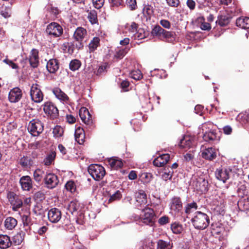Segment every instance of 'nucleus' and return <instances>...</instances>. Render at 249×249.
<instances>
[{"mask_svg": "<svg viewBox=\"0 0 249 249\" xmlns=\"http://www.w3.org/2000/svg\"><path fill=\"white\" fill-rule=\"evenodd\" d=\"M192 223L196 229L203 230L209 224V219L208 215L201 212H196L191 219Z\"/></svg>", "mask_w": 249, "mask_h": 249, "instance_id": "nucleus-1", "label": "nucleus"}, {"mask_svg": "<svg viewBox=\"0 0 249 249\" xmlns=\"http://www.w3.org/2000/svg\"><path fill=\"white\" fill-rule=\"evenodd\" d=\"M88 172L95 180H100L105 176L106 172L104 168L99 164H93L89 166Z\"/></svg>", "mask_w": 249, "mask_h": 249, "instance_id": "nucleus-2", "label": "nucleus"}, {"mask_svg": "<svg viewBox=\"0 0 249 249\" xmlns=\"http://www.w3.org/2000/svg\"><path fill=\"white\" fill-rule=\"evenodd\" d=\"M155 216V214L153 209L145 207L142 210L140 219L143 223L152 226L154 223Z\"/></svg>", "mask_w": 249, "mask_h": 249, "instance_id": "nucleus-3", "label": "nucleus"}, {"mask_svg": "<svg viewBox=\"0 0 249 249\" xmlns=\"http://www.w3.org/2000/svg\"><path fill=\"white\" fill-rule=\"evenodd\" d=\"M63 28L61 26L56 22H52L47 25L46 33L50 37H58L63 34Z\"/></svg>", "mask_w": 249, "mask_h": 249, "instance_id": "nucleus-4", "label": "nucleus"}, {"mask_svg": "<svg viewBox=\"0 0 249 249\" xmlns=\"http://www.w3.org/2000/svg\"><path fill=\"white\" fill-rule=\"evenodd\" d=\"M28 130L33 136H37L43 131L44 125L38 119H33L29 123Z\"/></svg>", "mask_w": 249, "mask_h": 249, "instance_id": "nucleus-5", "label": "nucleus"}, {"mask_svg": "<svg viewBox=\"0 0 249 249\" xmlns=\"http://www.w3.org/2000/svg\"><path fill=\"white\" fill-rule=\"evenodd\" d=\"M87 35V30L83 27H78L73 34L74 40L78 42V44H76V47L79 49L84 46L83 40Z\"/></svg>", "mask_w": 249, "mask_h": 249, "instance_id": "nucleus-6", "label": "nucleus"}, {"mask_svg": "<svg viewBox=\"0 0 249 249\" xmlns=\"http://www.w3.org/2000/svg\"><path fill=\"white\" fill-rule=\"evenodd\" d=\"M208 185V181L203 177H195L192 181V185L194 189L201 193L207 191Z\"/></svg>", "mask_w": 249, "mask_h": 249, "instance_id": "nucleus-7", "label": "nucleus"}, {"mask_svg": "<svg viewBox=\"0 0 249 249\" xmlns=\"http://www.w3.org/2000/svg\"><path fill=\"white\" fill-rule=\"evenodd\" d=\"M170 213L173 215L179 214L182 209V203L180 197L175 196L170 200L169 204Z\"/></svg>", "mask_w": 249, "mask_h": 249, "instance_id": "nucleus-8", "label": "nucleus"}, {"mask_svg": "<svg viewBox=\"0 0 249 249\" xmlns=\"http://www.w3.org/2000/svg\"><path fill=\"white\" fill-rule=\"evenodd\" d=\"M30 95L32 101L39 103L43 99V94L39 89V86L37 84H33L30 89Z\"/></svg>", "mask_w": 249, "mask_h": 249, "instance_id": "nucleus-9", "label": "nucleus"}, {"mask_svg": "<svg viewBox=\"0 0 249 249\" xmlns=\"http://www.w3.org/2000/svg\"><path fill=\"white\" fill-rule=\"evenodd\" d=\"M44 180L47 188L48 189H53L56 187L59 183L57 176L51 173H46Z\"/></svg>", "mask_w": 249, "mask_h": 249, "instance_id": "nucleus-10", "label": "nucleus"}, {"mask_svg": "<svg viewBox=\"0 0 249 249\" xmlns=\"http://www.w3.org/2000/svg\"><path fill=\"white\" fill-rule=\"evenodd\" d=\"M7 197L10 202L12 210L14 211H17L23 205L22 200L19 196L14 193H10L8 194Z\"/></svg>", "mask_w": 249, "mask_h": 249, "instance_id": "nucleus-11", "label": "nucleus"}, {"mask_svg": "<svg viewBox=\"0 0 249 249\" xmlns=\"http://www.w3.org/2000/svg\"><path fill=\"white\" fill-rule=\"evenodd\" d=\"M43 110L46 114L53 119L58 116L57 108L51 102H46L44 104Z\"/></svg>", "mask_w": 249, "mask_h": 249, "instance_id": "nucleus-12", "label": "nucleus"}, {"mask_svg": "<svg viewBox=\"0 0 249 249\" xmlns=\"http://www.w3.org/2000/svg\"><path fill=\"white\" fill-rule=\"evenodd\" d=\"M79 115L83 123L89 126H92L91 116L86 107H81L79 110Z\"/></svg>", "mask_w": 249, "mask_h": 249, "instance_id": "nucleus-13", "label": "nucleus"}, {"mask_svg": "<svg viewBox=\"0 0 249 249\" xmlns=\"http://www.w3.org/2000/svg\"><path fill=\"white\" fill-rule=\"evenodd\" d=\"M61 212L57 208H53L48 211V219L52 223H57L61 219Z\"/></svg>", "mask_w": 249, "mask_h": 249, "instance_id": "nucleus-14", "label": "nucleus"}, {"mask_svg": "<svg viewBox=\"0 0 249 249\" xmlns=\"http://www.w3.org/2000/svg\"><path fill=\"white\" fill-rule=\"evenodd\" d=\"M210 124H202L200 128V131L203 134V139L205 141H208L209 140H213L215 139L216 133L213 131H207V128H209V125H211Z\"/></svg>", "mask_w": 249, "mask_h": 249, "instance_id": "nucleus-15", "label": "nucleus"}, {"mask_svg": "<svg viewBox=\"0 0 249 249\" xmlns=\"http://www.w3.org/2000/svg\"><path fill=\"white\" fill-rule=\"evenodd\" d=\"M22 97V92L18 88H14L12 89L8 95V99L11 103H16L19 101Z\"/></svg>", "mask_w": 249, "mask_h": 249, "instance_id": "nucleus-16", "label": "nucleus"}, {"mask_svg": "<svg viewBox=\"0 0 249 249\" xmlns=\"http://www.w3.org/2000/svg\"><path fill=\"white\" fill-rule=\"evenodd\" d=\"M137 205L140 206L146 205L147 203V195L143 190H139L135 194Z\"/></svg>", "mask_w": 249, "mask_h": 249, "instance_id": "nucleus-17", "label": "nucleus"}, {"mask_svg": "<svg viewBox=\"0 0 249 249\" xmlns=\"http://www.w3.org/2000/svg\"><path fill=\"white\" fill-rule=\"evenodd\" d=\"M169 158L170 155L169 154H162L153 160V164L154 166L157 167H162L168 162Z\"/></svg>", "mask_w": 249, "mask_h": 249, "instance_id": "nucleus-18", "label": "nucleus"}, {"mask_svg": "<svg viewBox=\"0 0 249 249\" xmlns=\"http://www.w3.org/2000/svg\"><path fill=\"white\" fill-rule=\"evenodd\" d=\"M22 189L25 191H29L32 188V180L30 177H22L19 180Z\"/></svg>", "mask_w": 249, "mask_h": 249, "instance_id": "nucleus-19", "label": "nucleus"}, {"mask_svg": "<svg viewBox=\"0 0 249 249\" xmlns=\"http://www.w3.org/2000/svg\"><path fill=\"white\" fill-rule=\"evenodd\" d=\"M46 68L50 73H55L59 69L58 61L55 59L49 60L47 63Z\"/></svg>", "mask_w": 249, "mask_h": 249, "instance_id": "nucleus-20", "label": "nucleus"}, {"mask_svg": "<svg viewBox=\"0 0 249 249\" xmlns=\"http://www.w3.org/2000/svg\"><path fill=\"white\" fill-rule=\"evenodd\" d=\"M30 65L33 68H36L39 63L38 52L36 49H33L29 58Z\"/></svg>", "mask_w": 249, "mask_h": 249, "instance_id": "nucleus-21", "label": "nucleus"}, {"mask_svg": "<svg viewBox=\"0 0 249 249\" xmlns=\"http://www.w3.org/2000/svg\"><path fill=\"white\" fill-rule=\"evenodd\" d=\"M202 157L208 160H212L216 157L215 150L212 147L205 149L201 154Z\"/></svg>", "mask_w": 249, "mask_h": 249, "instance_id": "nucleus-22", "label": "nucleus"}, {"mask_svg": "<svg viewBox=\"0 0 249 249\" xmlns=\"http://www.w3.org/2000/svg\"><path fill=\"white\" fill-rule=\"evenodd\" d=\"M53 92L55 96L59 100L67 103L69 100V97L59 88H55L53 89Z\"/></svg>", "mask_w": 249, "mask_h": 249, "instance_id": "nucleus-23", "label": "nucleus"}, {"mask_svg": "<svg viewBox=\"0 0 249 249\" xmlns=\"http://www.w3.org/2000/svg\"><path fill=\"white\" fill-rule=\"evenodd\" d=\"M12 245V242L10 237L7 235H0V248L6 249L9 248Z\"/></svg>", "mask_w": 249, "mask_h": 249, "instance_id": "nucleus-24", "label": "nucleus"}, {"mask_svg": "<svg viewBox=\"0 0 249 249\" xmlns=\"http://www.w3.org/2000/svg\"><path fill=\"white\" fill-rule=\"evenodd\" d=\"M236 25L241 28L249 29V18L242 17L238 18L236 21Z\"/></svg>", "mask_w": 249, "mask_h": 249, "instance_id": "nucleus-25", "label": "nucleus"}, {"mask_svg": "<svg viewBox=\"0 0 249 249\" xmlns=\"http://www.w3.org/2000/svg\"><path fill=\"white\" fill-rule=\"evenodd\" d=\"M17 220L12 217H7L4 221V227L9 230H13L17 225Z\"/></svg>", "mask_w": 249, "mask_h": 249, "instance_id": "nucleus-26", "label": "nucleus"}, {"mask_svg": "<svg viewBox=\"0 0 249 249\" xmlns=\"http://www.w3.org/2000/svg\"><path fill=\"white\" fill-rule=\"evenodd\" d=\"M108 164L113 169H117L121 168L123 165V163L121 159L116 158H110L108 160Z\"/></svg>", "mask_w": 249, "mask_h": 249, "instance_id": "nucleus-27", "label": "nucleus"}, {"mask_svg": "<svg viewBox=\"0 0 249 249\" xmlns=\"http://www.w3.org/2000/svg\"><path fill=\"white\" fill-rule=\"evenodd\" d=\"M21 217L22 222L24 227L29 228V227L32 225V221L29 211H26Z\"/></svg>", "mask_w": 249, "mask_h": 249, "instance_id": "nucleus-28", "label": "nucleus"}, {"mask_svg": "<svg viewBox=\"0 0 249 249\" xmlns=\"http://www.w3.org/2000/svg\"><path fill=\"white\" fill-rule=\"evenodd\" d=\"M172 243L160 239L157 242L156 249H172Z\"/></svg>", "mask_w": 249, "mask_h": 249, "instance_id": "nucleus-29", "label": "nucleus"}, {"mask_svg": "<svg viewBox=\"0 0 249 249\" xmlns=\"http://www.w3.org/2000/svg\"><path fill=\"white\" fill-rule=\"evenodd\" d=\"M100 38L98 37H94L89 44V49L90 53L95 51L100 44Z\"/></svg>", "mask_w": 249, "mask_h": 249, "instance_id": "nucleus-30", "label": "nucleus"}, {"mask_svg": "<svg viewBox=\"0 0 249 249\" xmlns=\"http://www.w3.org/2000/svg\"><path fill=\"white\" fill-rule=\"evenodd\" d=\"M85 137L84 131L83 128L78 127L75 131V139L79 143L81 144Z\"/></svg>", "mask_w": 249, "mask_h": 249, "instance_id": "nucleus-31", "label": "nucleus"}, {"mask_svg": "<svg viewBox=\"0 0 249 249\" xmlns=\"http://www.w3.org/2000/svg\"><path fill=\"white\" fill-rule=\"evenodd\" d=\"M33 163V162L31 158L28 157L24 156L20 160V164L24 168H30Z\"/></svg>", "mask_w": 249, "mask_h": 249, "instance_id": "nucleus-32", "label": "nucleus"}, {"mask_svg": "<svg viewBox=\"0 0 249 249\" xmlns=\"http://www.w3.org/2000/svg\"><path fill=\"white\" fill-rule=\"evenodd\" d=\"M137 28H138V25L135 23L132 22L129 28V31L130 32L132 33H135L134 36L135 37H138L140 39H142L144 37V35H142L141 34V33H139L137 32Z\"/></svg>", "mask_w": 249, "mask_h": 249, "instance_id": "nucleus-33", "label": "nucleus"}, {"mask_svg": "<svg viewBox=\"0 0 249 249\" xmlns=\"http://www.w3.org/2000/svg\"><path fill=\"white\" fill-rule=\"evenodd\" d=\"M143 15L147 18H150L153 14V7L149 4L145 5L143 8Z\"/></svg>", "mask_w": 249, "mask_h": 249, "instance_id": "nucleus-34", "label": "nucleus"}, {"mask_svg": "<svg viewBox=\"0 0 249 249\" xmlns=\"http://www.w3.org/2000/svg\"><path fill=\"white\" fill-rule=\"evenodd\" d=\"M56 156V153L54 151H51L44 159L43 163L46 166L51 165L54 160Z\"/></svg>", "mask_w": 249, "mask_h": 249, "instance_id": "nucleus-35", "label": "nucleus"}, {"mask_svg": "<svg viewBox=\"0 0 249 249\" xmlns=\"http://www.w3.org/2000/svg\"><path fill=\"white\" fill-rule=\"evenodd\" d=\"M129 50V49L128 47L118 48L116 51L114 57L117 59H122L127 53Z\"/></svg>", "mask_w": 249, "mask_h": 249, "instance_id": "nucleus-36", "label": "nucleus"}, {"mask_svg": "<svg viewBox=\"0 0 249 249\" xmlns=\"http://www.w3.org/2000/svg\"><path fill=\"white\" fill-rule=\"evenodd\" d=\"M173 174V171L172 169L164 168L163 172L161 175V178L164 181L171 180Z\"/></svg>", "mask_w": 249, "mask_h": 249, "instance_id": "nucleus-37", "label": "nucleus"}, {"mask_svg": "<svg viewBox=\"0 0 249 249\" xmlns=\"http://www.w3.org/2000/svg\"><path fill=\"white\" fill-rule=\"evenodd\" d=\"M192 144V141L190 138L185 136L181 140L180 142V146L184 148H190Z\"/></svg>", "mask_w": 249, "mask_h": 249, "instance_id": "nucleus-38", "label": "nucleus"}, {"mask_svg": "<svg viewBox=\"0 0 249 249\" xmlns=\"http://www.w3.org/2000/svg\"><path fill=\"white\" fill-rule=\"evenodd\" d=\"M44 175V171L39 168L36 169L34 172V178L36 181L37 182H40Z\"/></svg>", "mask_w": 249, "mask_h": 249, "instance_id": "nucleus-39", "label": "nucleus"}, {"mask_svg": "<svg viewBox=\"0 0 249 249\" xmlns=\"http://www.w3.org/2000/svg\"><path fill=\"white\" fill-rule=\"evenodd\" d=\"M231 14L228 13L226 16H220L219 18V25L224 26L227 25L230 22V19L231 18Z\"/></svg>", "mask_w": 249, "mask_h": 249, "instance_id": "nucleus-40", "label": "nucleus"}, {"mask_svg": "<svg viewBox=\"0 0 249 249\" xmlns=\"http://www.w3.org/2000/svg\"><path fill=\"white\" fill-rule=\"evenodd\" d=\"M230 172V170L228 169H225L224 171L222 170L220 171H219V180H220L223 183H225L229 178V173Z\"/></svg>", "mask_w": 249, "mask_h": 249, "instance_id": "nucleus-41", "label": "nucleus"}, {"mask_svg": "<svg viewBox=\"0 0 249 249\" xmlns=\"http://www.w3.org/2000/svg\"><path fill=\"white\" fill-rule=\"evenodd\" d=\"M80 207L79 203L76 200L71 201L68 206V210L73 213L78 210Z\"/></svg>", "mask_w": 249, "mask_h": 249, "instance_id": "nucleus-42", "label": "nucleus"}, {"mask_svg": "<svg viewBox=\"0 0 249 249\" xmlns=\"http://www.w3.org/2000/svg\"><path fill=\"white\" fill-rule=\"evenodd\" d=\"M88 18L92 24L98 23L97 14L95 10L90 11L88 14Z\"/></svg>", "mask_w": 249, "mask_h": 249, "instance_id": "nucleus-43", "label": "nucleus"}, {"mask_svg": "<svg viewBox=\"0 0 249 249\" xmlns=\"http://www.w3.org/2000/svg\"><path fill=\"white\" fill-rule=\"evenodd\" d=\"M197 209V205L196 202L187 204L185 207V212L186 214H190Z\"/></svg>", "mask_w": 249, "mask_h": 249, "instance_id": "nucleus-44", "label": "nucleus"}, {"mask_svg": "<svg viewBox=\"0 0 249 249\" xmlns=\"http://www.w3.org/2000/svg\"><path fill=\"white\" fill-rule=\"evenodd\" d=\"M81 65V62L77 59H74L71 61L69 67L71 70L75 71L79 69Z\"/></svg>", "mask_w": 249, "mask_h": 249, "instance_id": "nucleus-45", "label": "nucleus"}, {"mask_svg": "<svg viewBox=\"0 0 249 249\" xmlns=\"http://www.w3.org/2000/svg\"><path fill=\"white\" fill-rule=\"evenodd\" d=\"M53 133L54 137L60 138L63 135V128L60 126L56 125L53 129Z\"/></svg>", "mask_w": 249, "mask_h": 249, "instance_id": "nucleus-46", "label": "nucleus"}, {"mask_svg": "<svg viewBox=\"0 0 249 249\" xmlns=\"http://www.w3.org/2000/svg\"><path fill=\"white\" fill-rule=\"evenodd\" d=\"M24 233L22 231L17 233L14 236V242L17 245L20 244L24 239Z\"/></svg>", "mask_w": 249, "mask_h": 249, "instance_id": "nucleus-47", "label": "nucleus"}, {"mask_svg": "<svg viewBox=\"0 0 249 249\" xmlns=\"http://www.w3.org/2000/svg\"><path fill=\"white\" fill-rule=\"evenodd\" d=\"M171 230L173 233L175 234H179L181 232L182 228V226L178 223H174L171 226Z\"/></svg>", "mask_w": 249, "mask_h": 249, "instance_id": "nucleus-48", "label": "nucleus"}, {"mask_svg": "<svg viewBox=\"0 0 249 249\" xmlns=\"http://www.w3.org/2000/svg\"><path fill=\"white\" fill-rule=\"evenodd\" d=\"M65 188L67 190L73 193L76 190V186L73 181H69L65 185Z\"/></svg>", "mask_w": 249, "mask_h": 249, "instance_id": "nucleus-49", "label": "nucleus"}, {"mask_svg": "<svg viewBox=\"0 0 249 249\" xmlns=\"http://www.w3.org/2000/svg\"><path fill=\"white\" fill-rule=\"evenodd\" d=\"M164 30L159 25L156 26L152 31V34L155 36H162Z\"/></svg>", "mask_w": 249, "mask_h": 249, "instance_id": "nucleus-50", "label": "nucleus"}, {"mask_svg": "<svg viewBox=\"0 0 249 249\" xmlns=\"http://www.w3.org/2000/svg\"><path fill=\"white\" fill-rule=\"evenodd\" d=\"M131 77L135 80H140L142 78V76L140 71L136 70L132 71Z\"/></svg>", "mask_w": 249, "mask_h": 249, "instance_id": "nucleus-51", "label": "nucleus"}, {"mask_svg": "<svg viewBox=\"0 0 249 249\" xmlns=\"http://www.w3.org/2000/svg\"><path fill=\"white\" fill-rule=\"evenodd\" d=\"M126 4L130 10H133L136 9L137 6L136 0H126Z\"/></svg>", "mask_w": 249, "mask_h": 249, "instance_id": "nucleus-52", "label": "nucleus"}, {"mask_svg": "<svg viewBox=\"0 0 249 249\" xmlns=\"http://www.w3.org/2000/svg\"><path fill=\"white\" fill-rule=\"evenodd\" d=\"M121 194L120 192L119 191H117L115 193L110 196L108 201L110 202L116 200H118L121 198Z\"/></svg>", "mask_w": 249, "mask_h": 249, "instance_id": "nucleus-53", "label": "nucleus"}, {"mask_svg": "<svg viewBox=\"0 0 249 249\" xmlns=\"http://www.w3.org/2000/svg\"><path fill=\"white\" fill-rule=\"evenodd\" d=\"M175 34L173 32L165 31L163 32L162 36L166 39L174 38Z\"/></svg>", "mask_w": 249, "mask_h": 249, "instance_id": "nucleus-54", "label": "nucleus"}, {"mask_svg": "<svg viewBox=\"0 0 249 249\" xmlns=\"http://www.w3.org/2000/svg\"><path fill=\"white\" fill-rule=\"evenodd\" d=\"M158 222L160 225H164L169 222V218L166 215L163 216L159 219Z\"/></svg>", "mask_w": 249, "mask_h": 249, "instance_id": "nucleus-55", "label": "nucleus"}, {"mask_svg": "<svg viewBox=\"0 0 249 249\" xmlns=\"http://www.w3.org/2000/svg\"><path fill=\"white\" fill-rule=\"evenodd\" d=\"M33 212L36 215L41 214L43 213L41 206L40 205H36L33 209Z\"/></svg>", "mask_w": 249, "mask_h": 249, "instance_id": "nucleus-56", "label": "nucleus"}, {"mask_svg": "<svg viewBox=\"0 0 249 249\" xmlns=\"http://www.w3.org/2000/svg\"><path fill=\"white\" fill-rule=\"evenodd\" d=\"M94 6L96 9H100L104 4V0H92Z\"/></svg>", "mask_w": 249, "mask_h": 249, "instance_id": "nucleus-57", "label": "nucleus"}, {"mask_svg": "<svg viewBox=\"0 0 249 249\" xmlns=\"http://www.w3.org/2000/svg\"><path fill=\"white\" fill-rule=\"evenodd\" d=\"M168 5L171 7H177L179 4V0H166Z\"/></svg>", "mask_w": 249, "mask_h": 249, "instance_id": "nucleus-58", "label": "nucleus"}, {"mask_svg": "<svg viewBox=\"0 0 249 249\" xmlns=\"http://www.w3.org/2000/svg\"><path fill=\"white\" fill-rule=\"evenodd\" d=\"M3 61L5 63L8 65L9 66H10L12 69H17L18 68V66L16 64H15L12 61H11L9 59H5L4 60H3Z\"/></svg>", "mask_w": 249, "mask_h": 249, "instance_id": "nucleus-59", "label": "nucleus"}, {"mask_svg": "<svg viewBox=\"0 0 249 249\" xmlns=\"http://www.w3.org/2000/svg\"><path fill=\"white\" fill-rule=\"evenodd\" d=\"M161 25L165 28L169 29L171 27L170 22L166 19H162L160 21Z\"/></svg>", "mask_w": 249, "mask_h": 249, "instance_id": "nucleus-60", "label": "nucleus"}, {"mask_svg": "<svg viewBox=\"0 0 249 249\" xmlns=\"http://www.w3.org/2000/svg\"><path fill=\"white\" fill-rule=\"evenodd\" d=\"M186 4L191 10H193L195 8L196 2L194 0H187Z\"/></svg>", "mask_w": 249, "mask_h": 249, "instance_id": "nucleus-61", "label": "nucleus"}, {"mask_svg": "<svg viewBox=\"0 0 249 249\" xmlns=\"http://www.w3.org/2000/svg\"><path fill=\"white\" fill-rule=\"evenodd\" d=\"M142 179H145V180H144V181L149 182L151 180V175L149 173H144L142 175Z\"/></svg>", "mask_w": 249, "mask_h": 249, "instance_id": "nucleus-62", "label": "nucleus"}, {"mask_svg": "<svg viewBox=\"0 0 249 249\" xmlns=\"http://www.w3.org/2000/svg\"><path fill=\"white\" fill-rule=\"evenodd\" d=\"M0 15L4 18H8L10 17V10L7 9L2 10L0 11Z\"/></svg>", "mask_w": 249, "mask_h": 249, "instance_id": "nucleus-63", "label": "nucleus"}, {"mask_svg": "<svg viewBox=\"0 0 249 249\" xmlns=\"http://www.w3.org/2000/svg\"><path fill=\"white\" fill-rule=\"evenodd\" d=\"M200 28L203 30H209L211 29V26L209 23L203 22L201 24Z\"/></svg>", "mask_w": 249, "mask_h": 249, "instance_id": "nucleus-64", "label": "nucleus"}]
</instances>
